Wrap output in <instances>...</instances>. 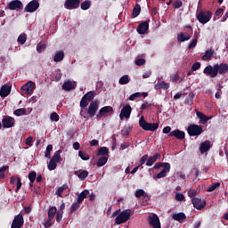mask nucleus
I'll return each mask as SVG.
<instances>
[{
    "mask_svg": "<svg viewBox=\"0 0 228 228\" xmlns=\"http://www.w3.org/2000/svg\"><path fill=\"white\" fill-rule=\"evenodd\" d=\"M228 72V65L227 63H220V64H214V66L208 65L204 70L203 74L208 76L211 78L216 77L218 74L221 76H225V73Z\"/></svg>",
    "mask_w": 228,
    "mask_h": 228,
    "instance_id": "f257e3e1",
    "label": "nucleus"
},
{
    "mask_svg": "<svg viewBox=\"0 0 228 228\" xmlns=\"http://www.w3.org/2000/svg\"><path fill=\"white\" fill-rule=\"evenodd\" d=\"M139 126L140 127H142V129H143V131H158L159 127V123H149L145 121V118L141 117L139 119Z\"/></svg>",
    "mask_w": 228,
    "mask_h": 228,
    "instance_id": "f03ea898",
    "label": "nucleus"
},
{
    "mask_svg": "<svg viewBox=\"0 0 228 228\" xmlns=\"http://www.w3.org/2000/svg\"><path fill=\"white\" fill-rule=\"evenodd\" d=\"M131 218V209H126L119 213L115 219V224L120 225L121 224H126L127 220Z\"/></svg>",
    "mask_w": 228,
    "mask_h": 228,
    "instance_id": "7ed1b4c3",
    "label": "nucleus"
},
{
    "mask_svg": "<svg viewBox=\"0 0 228 228\" xmlns=\"http://www.w3.org/2000/svg\"><path fill=\"white\" fill-rule=\"evenodd\" d=\"M203 128L201 126H199L197 124H191L187 127V133L189 136H200L203 133Z\"/></svg>",
    "mask_w": 228,
    "mask_h": 228,
    "instance_id": "20e7f679",
    "label": "nucleus"
},
{
    "mask_svg": "<svg viewBox=\"0 0 228 228\" xmlns=\"http://www.w3.org/2000/svg\"><path fill=\"white\" fill-rule=\"evenodd\" d=\"M211 17H213V12H211V11H200L197 15V20L200 24H208V22L211 20Z\"/></svg>",
    "mask_w": 228,
    "mask_h": 228,
    "instance_id": "39448f33",
    "label": "nucleus"
},
{
    "mask_svg": "<svg viewBox=\"0 0 228 228\" xmlns=\"http://www.w3.org/2000/svg\"><path fill=\"white\" fill-rule=\"evenodd\" d=\"M24 225V216L22 214H18L12 220L11 228H21Z\"/></svg>",
    "mask_w": 228,
    "mask_h": 228,
    "instance_id": "423d86ee",
    "label": "nucleus"
},
{
    "mask_svg": "<svg viewBox=\"0 0 228 228\" xmlns=\"http://www.w3.org/2000/svg\"><path fill=\"white\" fill-rule=\"evenodd\" d=\"M99 110V102L97 100L92 102L87 109V113L90 117V118H93V117H95V113H97V110Z\"/></svg>",
    "mask_w": 228,
    "mask_h": 228,
    "instance_id": "0eeeda50",
    "label": "nucleus"
},
{
    "mask_svg": "<svg viewBox=\"0 0 228 228\" xmlns=\"http://www.w3.org/2000/svg\"><path fill=\"white\" fill-rule=\"evenodd\" d=\"M37 8H40V4L37 0H32L25 6V12L33 13Z\"/></svg>",
    "mask_w": 228,
    "mask_h": 228,
    "instance_id": "6e6552de",
    "label": "nucleus"
},
{
    "mask_svg": "<svg viewBox=\"0 0 228 228\" xmlns=\"http://www.w3.org/2000/svg\"><path fill=\"white\" fill-rule=\"evenodd\" d=\"M191 202L193 204V208H195V209H198L199 211L204 209V208L206 207V200H202L201 198H192Z\"/></svg>",
    "mask_w": 228,
    "mask_h": 228,
    "instance_id": "1a4fd4ad",
    "label": "nucleus"
},
{
    "mask_svg": "<svg viewBox=\"0 0 228 228\" xmlns=\"http://www.w3.org/2000/svg\"><path fill=\"white\" fill-rule=\"evenodd\" d=\"M133 111V108L131 105L127 104L121 110L119 114L120 120H124V118H129L131 117V112Z\"/></svg>",
    "mask_w": 228,
    "mask_h": 228,
    "instance_id": "9d476101",
    "label": "nucleus"
},
{
    "mask_svg": "<svg viewBox=\"0 0 228 228\" xmlns=\"http://www.w3.org/2000/svg\"><path fill=\"white\" fill-rule=\"evenodd\" d=\"M36 84L32 81H28L23 86H21V92H24L25 95H31Z\"/></svg>",
    "mask_w": 228,
    "mask_h": 228,
    "instance_id": "9b49d317",
    "label": "nucleus"
},
{
    "mask_svg": "<svg viewBox=\"0 0 228 228\" xmlns=\"http://www.w3.org/2000/svg\"><path fill=\"white\" fill-rule=\"evenodd\" d=\"M7 8L9 10H22L24 8V4H22V2L20 0H12L7 4Z\"/></svg>",
    "mask_w": 228,
    "mask_h": 228,
    "instance_id": "f8f14e48",
    "label": "nucleus"
},
{
    "mask_svg": "<svg viewBox=\"0 0 228 228\" xmlns=\"http://www.w3.org/2000/svg\"><path fill=\"white\" fill-rule=\"evenodd\" d=\"M149 224L153 228H161V223L159 222V217L158 215L153 214L149 216Z\"/></svg>",
    "mask_w": 228,
    "mask_h": 228,
    "instance_id": "ddd939ff",
    "label": "nucleus"
},
{
    "mask_svg": "<svg viewBox=\"0 0 228 228\" xmlns=\"http://www.w3.org/2000/svg\"><path fill=\"white\" fill-rule=\"evenodd\" d=\"M80 0H66L64 4V7L67 10H76V8H79Z\"/></svg>",
    "mask_w": 228,
    "mask_h": 228,
    "instance_id": "4468645a",
    "label": "nucleus"
},
{
    "mask_svg": "<svg viewBox=\"0 0 228 228\" xmlns=\"http://www.w3.org/2000/svg\"><path fill=\"white\" fill-rule=\"evenodd\" d=\"M2 126L4 129L13 127V126H15V118L12 117L4 118L2 120Z\"/></svg>",
    "mask_w": 228,
    "mask_h": 228,
    "instance_id": "2eb2a0df",
    "label": "nucleus"
},
{
    "mask_svg": "<svg viewBox=\"0 0 228 228\" xmlns=\"http://www.w3.org/2000/svg\"><path fill=\"white\" fill-rule=\"evenodd\" d=\"M108 113H113V107L111 106H105L102 108L99 111V113L96 115L97 118H101L102 117H106Z\"/></svg>",
    "mask_w": 228,
    "mask_h": 228,
    "instance_id": "dca6fc26",
    "label": "nucleus"
},
{
    "mask_svg": "<svg viewBox=\"0 0 228 228\" xmlns=\"http://www.w3.org/2000/svg\"><path fill=\"white\" fill-rule=\"evenodd\" d=\"M191 33H193V29L191 28L190 32H181L177 37L178 42H188L190 38H191Z\"/></svg>",
    "mask_w": 228,
    "mask_h": 228,
    "instance_id": "f3484780",
    "label": "nucleus"
},
{
    "mask_svg": "<svg viewBox=\"0 0 228 228\" xmlns=\"http://www.w3.org/2000/svg\"><path fill=\"white\" fill-rule=\"evenodd\" d=\"M168 136H175V138L176 140H184V138H186V133H184L183 131H181L179 129H175L174 131H172Z\"/></svg>",
    "mask_w": 228,
    "mask_h": 228,
    "instance_id": "a211bd4d",
    "label": "nucleus"
},
{
    "mask_svg": "<svg viewBox=\"0 0 228 228\" xmlns=\"http://www.w3.org/2000/svg\"><path fill=\"white\" fill-rule=\"evenodd\" d=\"M149 31V21H142L137 27V32L139 35H145Z\"/></svg>",
    "mask_w": 228,
    "mask_h": 228,
    "instance_id": "6ab92c4d",
    "label": "nucleus"
},
{
    "mask_svg": "<svg viewBox=\"0 0 228 228\" xmlns=\"http://www.w3.org/2000/svg\"><path fill=\"white\" fill-rule=\"evenodd\" d=\"M196 117L200 118V124H207L208 120H211L213 117H208L201 111L196 110Z\"/></svg>",
    "mask_w": 228,
    "mask_h": 228,
    "instance_id": "aec40b11",
    "label": "nucleus"
},
{
    "mask_svg": "<svg viewBox=\"0 0 228 228\" xmlns=\"http://www.w3.org/2000/svg\"><path fill=\"white\" fill-rule=\"evenodd\" d=\"M168 172H170V163H166L164 169L156 175V178L163 179V177H167V174H168Z\"/></svg>",
    "mask_w": 228,
    "mask_h": 228,
    "instance_id": "412c9836",
    "label": "nucleus"
},
{
    "mask_svg": "<svg viewBox=\"0 0 228 228\" xmlns=\"http://www.w3.org/2000/svg\"><path fill=\"white\" fill-rule=\"evenodd\" d=\"M12 92V87L6 85L2 86L0 89V96L1 97H8Z\"/></svg>",
    "mask_w": 228,
    "mask_h": 228,
    "instance_id": "4be33fe9",
    "label": "nucleus"
},
{
    "mask_svg": "<svg viewBox=\"0 0 228 228\" xmlns=\"http://www.w3.org/2000/svg\"><path fill=\"white\" fill-rule=\"evenodd\" d=\"M88 195H90V191L86 189L82 191L81 193L77 195V201H78L80 204H83V200H85Z\"/></svg>",
    "mask_w": 228,
    "mask_h": 228,
    "instance_id": "5701e85b",
    "label": "nucleus"
},
{
    "mask_svg": "<svg viewBox=\"0 0 228 228\" xmlns=\"http://www.w3.org/2000/svg\"><path fill=\"white\" fill-rule=\"evenodd\" d=\"M209 149H211V144H210L209 141H206V142H202L200 146V151L201 154L208 152V151H209Z\"/></svg>",
    "mask_w": 228,
    "mask_h": 228,
    "instance_id": "b1692460",
    "label": "nucleus"
},
{
    "mask_svg": "<svg viewBox=\"0 0 228 228\" xmlns=\"http://www.w3.org/2000/svg\"><path fill=\"white\" fill-rule=\"evenodd\" d=\"M76 88V86L73 85L72 81L68 80L64 82L62 85V90H65V92H70V90H74Z\"/></svg>",
    "mask_w": 228,
    "mask_h": 228,
    "instance_id": "393cba45",
    "label": "nucleus"
},
{
    "mask_svg": "<svg viewBox=\"0 0 228 228\" xmlns=\"http://www.w3.org/2000/svg\"><path fill=\"white\" fill-rule=\"evenodd\" d=\"M80 181H85L86 177H88V171L87 170H82V171H75L74 173Z\"/></svg>",
    "mask_w": 228,
    "mask_h": 228,
    "instance_id": "a878e982",
    "label": "nucleus"
},
{
    "mask_svg": "<svg viewBox=\"0 0 228 228\" xmlns=\"http://www.w3.org/2000/svg\"><path fill=\"white\" fill-rule=\"evenodd\" d=\"M214 54H215V50L213 49L207 50L205 52V54L201 57V60H203V61H208V60H211V58H213Z\"/></svg>",
    "mask_w": 228,
    "mask_h": 228,
    "instance_id": "bb28decb",
    "label": "nucleus"
},
{
    "mask_svg": "<svg viewBox=\"0 0 228 228\" xmlns=\"http://www.w3.org/2000/svg\"><path fill=\"white\" fill-rule=\"evenodd\" d=\"M63 58H65V53L62 51H59L53 56V61L58 63V61H62Z\"/></svg>",
    "mask_w": 228,
    "mask_h": 228,
    "instance_id": "cd10ccee",
    "label": "nucleus"
},
{
    "mask_svg": "<svg viewBox=\"0 0 228 228\" xmlns=\"http://www.w3.org/2000/svg\"><path fill=\"white\" fill-rule=\"evenodd\" d=\"M173 219L176 220V222H183V220H186V214L183 212H180L178 214H174Z\"/></svg>",
    "mask_w": 228,
    "mask_h": 228,
    "instance_id": "c85d7f7f",
    "label": "nucleus"
},
{
    "mask_svg": "<svg viewBox=\"0 0 228 228\" xmlns=\"http://www.w3.org/2000/svg\"><path fill=\"white\" fill-rule=\"evenodd\" d=\"M140 12H142V7L140 6L139 4H136L133 9L132 17L134 19H136V17H138V15H140Z\"/></svg>",
    "mask_w": 228,
    "mask_h": 228,
    "instance_id": "c756f323",
    "label": "nucleus"
},
{
    "mask_svg": "<svg viewBox=\"0 0 228 228\" xmlns=\"http://www.w3.org/2000/svg\"><path fill=\"white\" fill-rule=\"evenodd\" d=\"M61 150H58L54 152L53 156L52 157V160L55 161V163H60L61 161Z\"/></svg>",
    "mask_w": 228,
    "mask_h": 228,
    "instance_id": "7c9ffc66",
    "label": "nucleus"
},
{
    "mask_svg": "<svg viewBox=\"0 0 228 228\" xmlns=\"http://www.w3.org/2000/svg\"><path fill=\"white\" fill-rule=\"evenodd\" d=\"M110 154V149L108 147H101L98 151L97 156L106 157Z\"/></svg>",
    "mask_w": 228,
    "mask_h": 228,
    "instance_id": "2f4dec72",
    "label": "nucleus"
},
{
    "mask_svg": "<svg viewBox=\"0 0 228 228\" xmlns=\"http://www.w3.org/2000/svg\"><path fill=\"white\" fill-rule=\"evenodd\" d=\"M56 213H58V208L56 207H51L48 210V218L53 220L56 216Z\"/></svg>",
    "mask_w": 228,
    "mask_h": 228,
    "instance_id": "473e14b6",
    "label": "nucleus"
},
{
    "mask_svg": "<svg viewBox=\"0 0 228 228\" xmlns=\"http://www.w3.org/2000/svg\"><path fill=\"white\" fill-rule=\"evenodd\" d=\"M108 163V157L103 156L98 159L96 162V167H104V165Z\"/></svg>",
    "mask_w": 228,
    "mask_h": 228,
    "instance_id": "72a5a7b5",
    "label": "nucleus"
},
{
    "mask_svg": "<svg viewBox=\"0 0 228 228\" xmlns=\"http://www.w3.org/2000/svg\"><path fill=\"white\" fill-rule=\"evenodd\" d=\"M65 190H69V185L67 183H64L62 186L58 188L56 191V195L58 197H61V193H63Z\"/></svg>",
    "mask_w": 228,
    "mask_h": 228,
    "instance_id": "f704fd0d",
    "label": "nucleus"
},
{
    "mask_svg": "<svg viewBox=\"0 0 228 228\" xmlns=\"http://www.w3.org/2000/svg\"><path fill=\"white\" fill-rule=\"evenodd\" d=\"M79 208H81V203H79V201H76V202L72 203V205L70 207L71 215H72V213H76V211H77V209H79Z\"/></svg>",
    "mask_w": 228,
    "mask_h": 228,
    "instance_id": "c9c22d12",
    "label": "nucleus"
},
{
    "mask_svg": "<svg viewBox=\"0 0 228 228\" xmlns=\"http://www.w3.org/2000/svg\"><path fill=\"white\" fill-rule=\"evenodd\" d=\"M28 40V36L26 34H20L18 37L17 42L20 44L21 45H24L26 44V41Z\"/></svg>",
    "mask_w": 228,
    "mask_h": 228,
    "instance_id": "e433bc0d",
    "label": "nucleus"
},
{
    "mask_svg": "<svg viewBox=\"0 0 228 228\" xmlns=\"http://www.w3.org/2000/svg\"><path fill=\"white\" fill-rule=\"evenodd\" d=\"M92 6V1L86 0L80 4L81 10H88Z\"/></svg>",
    "mask_w": 228,
    "mask_h": 228,
    "instance_id": "4c0bfd02",
    "label": "nucleus"
},
{
    "mask_svg": "<svg viewBox=\"0 0 228 228\" xmlns=\"http://www.w3.org/2000/svg\"><path fill=\"white\" fill-rule=\"evenodd\" d=\"M83 97H85L87 101H94L95 98V91H90L87 94H86Z\"/></svg>",
    "mask_w": 228,
    "mask_h": 228,
    "instance_id": "58836bf2",
    "label": "nucleus"
},
{
    "mask_svg": "<svg viewBox=\"0 0 228 228\" xmlns=\"http://www.w3.org/2000/svg\"><path fill=\"white\" fill-rule=\"evenodd\" d=\"M78 156L84 161H88V159H90V155H88V153H86V151H78Z\"/></svg>",
    "mask_w": 228,
    "mask_h": 228,
    "instance_id": "ea45409f",
    "label": "nucleus"
},
{
    "mask_svg": "<svg viewBox=\"0 0 228 228\" xmlns=\"http://www.w3.org/2000/svg\"><path fill=\"white\" fill-rule=\"evenodd\" d=\"M130 79H129V76L128 75H124L123 77H121L119 78V85H127V83H129Z\"/></svg>",
    "mask_w": 228,
    "mask_h": 228,
    "instance_id": "a19ab883",
    "label": "nucleus"
},
{
    "mask_svg": "<svg viewBox=\"0 0 228 228\" xmlns=\"http://www.w3.org/2000/svg\"><path fill=\"white\" fill-rule=\"evenodd\" d=\"M56 163H58V162H55L54 160H52V159H51L48 163V170H50V171L56 170V167H58V164H56Z\"/></svg>",
    "mask_w": 228,
    "mask_h": 228,
    "instance_id": "79ce46f5",
    "label": "nucleus"
},
{
    "mask_svg": "<svg viewBox=\"0 0 228 228\" xmlns=\"http://www.w3.org/2000/svg\"><path fill=\"white\" fill-rule=\"evenodd\" d=\"M13 114L16 115V117L26 115V109L25 108L17 109L16 110H14Z\"/></svg>",
    "mask_w": 228,
    "mask_h": 228,
    "instance_id": "37998d69",
    "label": "nucleus"
},
{
    "mask_svg": "<svg viewBox=\"0 0 228 228\" xmlns=\"http://www.w3.org/2000/svg\"><path fill=\"white\" fill-rule=\"evenodd\" d=\"M52 151H53V144H49L46 147V151H45V158H48L49 159H51V152Z\"/></svg>",
    "mask_w": 228,
    "mask_h": 228,
    "instance_id": "c03bdc74",
    "label": "nucleus"
},
{
    "mask_svg": "<svg viewBox=\"0 0 228 228\" xmlns=\"http://www.w3.org/2000/svg\"><path fill=\"white\" fill-rule=\"evenodd\" d=\"M216 188H220V183H212L207 190V191L211 192V191H215V190H216Z\"/></svg>",
    "mask_w": 228,
    "mask_h": 228,
    "instance_id": "a18cd8bd",
    "label": "nucleus"
},
{
    "mask_svg": "<svg viewBox=\"0 0 228 228\" xmlns=\"http://www.w3.org/2000/svg\"><path fill=\"white\" fill-rule=\"evenodd\" d=\"M8 166H3L0 168V179H4V177H6V175L4 173L6 172V170H8Z\"/></svg>",
    "mask_w": 228,
    "mask_h": 228,
    "instance_id": "49530a36",
    "label": "nucleus"
},
{
    "mask_svg": "<svg viewBox=\"0 0 228 228\" xmlns=\"http://www.w3.org/2000/svg\"><path fill=\"white\" fill-rule=\"evenodd\" d=\"M50 120L52 122H58L60 120V115L56 112H53L50 116Z\"/></svg>",
    "mask_w": 228,
    "mask_h": 228,
    "instance_id": "de8ad7c7",
    "label": "nucleus"
},
{
    "mask_svg": "<svg viewBox=\"0 0 228 228\" xmlns=\"http://www.w3.org/2000/svg\"><path fill=\"white\" fill-rule=\"evenodd\" d=\"M131 133V128L129 126H125L122 130H121V134L123 136H129Z\"/></svg>",
    "mask_w": 228,
    "mask_h": 228,
    "instance_id": "09e8293b",
    "label": "nucleus"
},
{
    "mask_svg": "<svg viewBox=\"0 0 228 228\" xmlns=\"http://www.w3.org/2000/svg\"><path fill=\"white\" fill-rule=\"evenodd\" d=\"M188 197H190L191 199H195L194 197H197V190L190 189L188 191Z\"/></svg>",
    "mask_w": 228,
    "mask_h": 228,
    "instance_id": "8fccbe9b",
    "label": "nucleus"
},
{
    "mask_svg": "<svg viewBox=\"0 0 228 228\" xmlns=\"http://www.w3.org/2000/svg\"><path fill=\"white\" fill-rule=\"evenodd\" d=\"M28 179H29V181H31V183H35V180L37 179V172L31 171L28 174Z\"/></svg>",
    "mask_w": 228,
    "mask_h": 228,
    "instance_id": "3c124183",
    "label": "nucleus"
},
{
    "mask_svg": "<svg viewBox=\"0 0 228 228\" xmlns=\"http://www.w3.org/2000/svg\"><path fill=\"white\" fill-rule=\"evenodd\" d=\"M134 195L137 199H140V197H143V195H145V191H143L142 189H138L135 191Z\"/></svg>",
    "mask_w": 228,
    "mask_h": 228,
    "instance_id": "603ef678",
    "label": "nucleus"
},
{
    "mask_svg": "<svg viewBox=\"0 0 228 228\" xmlns=\"http://www.w3.org/2000/svg\"><path fill=\"white\" fill-rule=\"evenodd\" d=\"M86 106H88V100L83 96L80 101V108H86Z\"/></svg>",
    "mask_w": 228,
    "mask_h": 228,
    "instance_id": "864d4df0",
    "label": "nucleus"
},
{
    "mask_svg": "<svg viewBox=\"0 0 228 228\" xmlns=\"http://www.w3.org/2000/svg\"><path fill=\"white\" fill-rule=\"evenodd\" d=\"M168 88H170V84L165 81L160 82V90H168Z\"/></svg>",
    "mask_w": 228,
    "mask_h": 228,
    "instance_id": "5fc2aeb1",
    "label": "nucleus"
},
{
    "mask_svg": "<svg viewBox=\"0 0 228 228\" xmlns=\"http://www.w3.org/2000/svg\"><path fill=\"white\" fill-rule=\"evenodd\" d=\"M16 189H15V192L19 193V190H20V188H22V182L20 180V177H18V182H16Z\"/></svg>",
    "mask_w": 228,
    "mask_h": 228,
    "instance_id": "6e6d98bb",
    "label": "nucleus"
},
{
    "mask_svg": "<svg viewBox=\"0 0 228 228\" xmlns=\"http://www.w3.org/2000/svg\"><path fill=\"white\" fill-rule=\"evenodd\" d=\"M147 159H149V155L146 154L144 156H142L139 161L140 163V166L139 167H142V165H145V162L147 161Z\"/></svg>",
    "mask_w": 228,
    "mask_h": 228,
    "instance_id": "4d7b16f0",
    "label": "nucleus"
},
{
    "mask_svg": "<svg viewBox=\"0 0 228 228\" xmlns=\"http://www.w3.org/2000/svg\"><path fill=\"white\" fill-rule=\"evenodd\" d=\"M46 47H47V45H45V44L37 45V53H42V51H45Z\"/></svg>",
    "mask_w": 228,
    "mask_h": 228,
    "instance_id": "13d9d810",
    "label": "nucleus"
},
{
    "mask_svg": "<svg viewBox=\"0 0 228 228\" xmlns=\"http://www.w3.org/2000/svg\"><path fill=\"white\" fill-rule=\"evenodd\" d=\"M131 147V143L126 142L120 144V150L121 151H126V149H129Z\"/></svg>",
    "mask_w": 228,
    "mask_h": 228,
    "instance_id": "bf43d9fd",
    "label": "nucleus"
},
{
    "mask_svg": "<svg viewBox=\"0 0 228 228\" xmlns=\"http://www.w3.org/2000/svg\"><path fill=\"white\" fill-rule=\"evenodd\" d=\"M61 218H63V211H58L56 214V222H61Z\"/></svg>",
    "mask_w": 228,
    "mask_h": 228,
    "instance_id": "052dcab7",
    "label": "nucleus"
},
{
    "mask_svg": "<svg viewBox=\"0 0 228 228\" xmlns=\"http://www.w3.org/2000/svg\"><path fill=\"white\" fill-rule=\"evenodd\" d=\"M154 163H156V161L152 159V157H150L147 159L146 167H152Z\"/></svg>",
    "mask_w": 228,
    "mask_h": 228,
    "instance_id": "680f3d73",
    "label": "nucleus"
},
{
    "mask_svg": "<svg viewBox=\"0 0 228 228\" xmlns=\"http://www.w3.org/2000/svg\"><path fill=\"white\" fill-rule=\"evenodd\" d=\"M138 97H142V94L135 93L130 95L129 101H134V99H138Z\"/></svg>",
    "mask_w": 228,
    "mask_h": 228,
    "instance_id": "e2e57ef3",
    "label": "nucleus"
},
{
    "mask_svg": "<svg viewBox=\"0 0 228 228\" xmlns=\"http://www.w3.org/2000/svg\"><path fill=\"white\" fill-rule=\"evenodd\" d=\"M135 65H137V67H142L143 65H145V59H138L135 61Z\"/></svg>",
    "mask_w": 228,
    "mask_h": 228,
    "instance_id": "0e129e2a",
    "label": "nucleus"
},
{
    "mask_svg": "<svg viewBox=\"0 0 228 228\" xmlns=\"http://www.w3.org/2000/svg\"><path fill=\"white\" fill-rule=\"evenodd\" d=\"M183 6V2L181 0H176L174 3V8L179 9Z\"/></svg>",
    "mask_w": 228,
    "mask_h": 228,
    "instance_id": "69168bd1",
    "label": "nucleus"
},
{
    "mask_svg": "<svg viewBox=\"0 0 228 228\" xmlns=\"http://www.w3.org/2000/svg\"><path fill=\"white\" fill-rule=\"evenodd\" d=\"M199 69H200V62H195L192 64L191 70L195 71L199 70Z\"/></svg>",
    "mask_w": 228,
    "mask_h": 228,
    "instance_id": "338daca9",
    "label": "nucleus"
},
{
    "mask_svg": "<svg viewBox=\"0 0 228 228\" xmlns=\"http://www.w3.org/2000/svg\"><path fill=\"white\" fill-rule=\"evenodd\" d=\"M175 199H176V200H178L179 202H183V200H184V194L177 193V194L175 195Z\"/></svg>",
    "mask_w": 228,
    "mask_h": 228,
    "instance_id": "774afa93",
    "label": "nucleus"
}]
</instances>
